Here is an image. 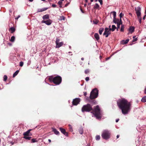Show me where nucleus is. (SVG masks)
I'll return each instance as SVG.
<instances>
[{
  "instance_id": "obj_40",
  "label": "nucleus",
  "mask_w": 146,
  "mask_h": 146,
  "mask_svg": "<svg viewBox=\"0 0 146 146\" xmlns=\"http://www.w3.org/2000/svg\"><path fill=\"white\" fill-rule=\"evenodd\" d=\"M119 17H120V19H121V18L123 16L124 14L122 13H121L119 14Z\"/></svg>"
},
{
  "instance_id": "obj_52",
  "label": "nucleus",
  "mask_w": 146,
  "mask_h": 146,
  "mask_svg": "<svg viewBox=\"0 0 146 146\" xmlns=\"http://www.w3.org/2000/svg\"><path fill=\"white\" fill-rule=\"evenodd\" d=\"M119 135H117V138H118L119 137Z\"/></svg>"
},
{
  "instance_id": "obj_20",
  "label": "nucleus",
  "mask_w": 146,
  "mask_h": 146,
  "mask_svg": "<svg viewBox=\"0 0 146 146\" xmlns=\"http://www.w3.org/2000/svg\"><path fill=\"white\" fill-rule=\"evenodd\" d=\"M9 31H11V33H12L15 32V28L13 27H11L9 29Z\"/></svg>"
},
{
  "instance_id": "obj_61",
  "label": "nucleus",
  "mask_w": 146,
  "mask_h": 146,
  "mask_svg": "<svg viewBox=\"0 0 146 146\" xmlns=\"http://www.w3.org/2000/svg\"><path fill=\"white\" fill-rule=\"evenodd\" d=\"M90 1L91 2H92L93 1V0H90Z\"/></svg>"
},
{
  "instance_id": "obj_4",
  "label": "nucleus",
  "mask_w": 146,
  "mask_h": 146,
  "mask_svg": "<svg viewBox=\"0 0 146 146\" xmlns=\"http://www.w3.org/2000/svg\"><path fill=\"white\" fill-rule=\"evenodd\" d=\"M135 10L137 15V18L139 20V23L141 24V9L140 7L135 8Z\"/></svg>"
},
{
  "instance_id": "obj_37",
  "label": "nucleus",
  "mask_w": 146,
  "mask_h": 146,
  "mask_svg": "<svg viewBox=\"0 0 146 146\" xmlns=\"http://www.w3.org/2000/svg\"><path fill=\"white\" fill-rule=\"evenodd\" d=\"M37 141L36 140V139H32L31 140V143H33L37 142Z\"/></svg>"
},
{
  "instance_id": "obj_24",
  "label": "nucleus",
  "mask_w": 146,
  "mask_h": 146,
  "mask_svg": "<svg viewBox=\"0 0 146 146\" xmlns=\"http://www.w3.org/2000/svg\"><path fill=\"white\" fill-rule=\"evenodd\" d=\"M141 101L143 102H146V96H145L143 97Z\"/></svg>"
},
{
  "instance_id": "obj_64",
  "label": "nucleus",
  "mask_w": 146,
  "mask_h": 146,
  "mask_svg": "<svg viewBox=\"0 0 146 146\" xmlns=\"http://www.w3.org/2000/svg\"><path fill=\"white\" fill-rule=\"evenodd\" d=\"M109 58H107V59H109Z\"/></svg>"
},
{
  "instance_id": "obj_59",
  "label": "nucleus",
  "mask_w": 146,
  "mask_h": 146,
  "mask_svg": "<svg viewBox=\"0 0 146 146\" xmlns=\"http://www.w3.org/2000/svg\"><path fill=\"white\" fill-rule=\"evenodd\" d=\"M87 146H90V145L89 144H88Z\"/></svg>"
},
{
  "instance_id": "obj_54",
  "label": "nucleus",
  "mask_w": 146,
  "mask_h": 146,
  "mask_svg": "<svg viewBox=\"0 0 146 146\" xmlns=\"http://www.w3.org/2000/svg\"><path fill=\"white\" fill-rule=\"evenodd\" d=\"M129 15H130L131 16H132V14L131 13H129Z\"/></svg>"
},
{
  "instance_id": "obj_19",
  "label": "nucleus",
  "mask_w": 146,
  "mask_h": 146,
  "mask_svg": "<svg viewBox=\"0 0 146 146\" xmlns=\"http://www.w3.org/2000/svg\"><path fill=\"white\" fill-rule=\"evenodd\" d=\"M48 9L47 8H44L41 9H38L37 10L38 12H42L45 11Z\"/></svg>"
},
{
  "instance_id": "obj_9",
  "label": "nucleus",
  "mask_w": 146,
  "mask_h": 146,
  "mask_svg": "<svg viewBox=\"0 0 146 146\" xmlns=\"http://www.w3.org/2000/svg\"><path fill=\"white\" fill-rule=\"evenodd\" d=\"M110 31L111 30H110V29H109L108 28H106L104 32L103 33V35H105L106 37H108L109 35L111 34Z\"/></svg>"
},
{
  "instance_id": "obj_41",
  "label": "nucleus",
  "mask_w": 146,
  "mask_h": 146,
  "mask_svg": "<svg viewBox=\"0 0 146 146\" xmlns=\"http://www.w3.org/2000/svg\"><path fill=\"white\" fill-rule=\"evenodd\" d=\"M93 22L94 24H97L98 23V21L97 20H94Z\"/></svg>"
},
{
  "instance_id": "obj_46",
  "label": "nucleus",
  "mask_w": 146,
  "mask_h": 146,
  "mask_svg": "<svg viewBox=\"0 0 146 146\" xmlns=\"http://www.w3.org/2000/svg\"><path fill=\"white\" fill-rule=\"evenodd\" d=\"M20 15H18L17 17L15 18V19L17 20L18 19L19 17H20Z\"/></svg>"
},
{
  "instance_id": "obj_5",
  "label": "nucleus",
  "mask_w": 146,
  "mask_h": 146,
  "mask_svg": "<svg viewBox=\"0 0 146 146\" xmlns=\"http://www.w3.org/2000/svg\"><path fill=\"white\" fill-rule=\"evenodd\" d=\"M98 91L96 88L93 89L91 92L90 98L91 99H93L96 98L98 95Z\"/></svg>"
},
{
  "instance_id": "obj_62",
  "label": "nucleus",
  "mask_w": 146,
  "mask_h": 146,
  "mask_svg": "<svg viewBox=\"0 0 146 146\" xmlns=\"http://www.w3.org/2000/svg\"><path fill=\"white\" fill-rule=\"evenodd\" d=\"M41 0L42 1H46L45 0Z\"/></svg>"
},
{
  "instance_id": "obj_36",
  "label": "nucleus",
  "mask_w": 146,
  "mask_h": 146,
  "mask_svg": "<svg viewBox=\"0 0 146 146\" xmlns=\"http://www.w3.org/2000/svg\"><path fill=\"white\" fill-rule=\"evenodd\" d=\"M113 14V18H115L116 16V13L115 11H113L111 12Z\"/></svg>"
},
{
  "instance_id": "obj_33",
  "label": "nucleus",
  "mask_w": 146,
  "mask_h": 146,
  "mask_svg": "<svg viewBox=\"0 0 146 146\" xmlns=\"http://www.w3.org/2000/svg\"><path fill=\"white\" fill-rule=\"evenodd\" d=\"M136 36H133V40H132V42H135L137 41V38H135Z\"/></svg>"
},
{
  "instance_id": "obj_16",
  "label": "nucleus",
  "mask_w": 146,
  "mask_h": 146,
  "mask_svg": "<svg viewBox=\"0 0 146 146\" xmlns=\"http://www.w3.org/2000/svg\"><path fill=\"white\" fill-rule=\"evenodd\" d=\"M129 41V39H126V40H123L121 41V44H127Z\"/></svg>"
},
{
  "instance_id": "obj_1",
  "label": "nucleus",
  "mask_w": 146,
  "mask_h": 146,
  "mask_svg": "<svg viewBox=\"0 0 146 146\" xmlns=\"http://www.w3.org/2000/svg\"><path fill=\"white\" fill-rule=\"evenodd\" d=\"M117 103L119 108L121 110L122 113L124 115L127 114L131 109V103L124 98L119 99Z\"/></svg>"
},
{
  "instance_id": "obj_49",
  "label": "nucleus",
  "mask_w": 146,
  "mask_h": 146,
  "mask_svg": "<svg viewBox=\"0 0 146 146\" xmlns=\"http://www.w3.org/2000/svg\"><path fill=\"white\" fill-rule=\"evenodd\" d=\"M87 93L86 92H85L84 93V95L85 96H86L87 95Z\"/></svg>"
},
{
  "instance_id": "obj_38",
  "label": "nucleus",
  "mask_w": 146,
  "mask_h": 146,
  "mask_svg": "<svg viewBox=\"0 0 146 146\" xmlns=\"http://www.w3.org/2000/svg\"><path fill=\"white\" fill-rule=\"evenodd\" d=\"M7 76L6 75H4L3 76V80L4 81H5L7 80Z\"/></svg>"
},
{
  "instance_id": "obj_29",
  "label": "nucleus",
  "mask_w": 146,
  "mask_h": 146,
  "mask_svg": "<svg viewBox=\"0 0 146 146\" xmlns=\"http://www.w3.org/2000/svg\"><path fill=\"white\" fill-rule=\"evenodd\" d=\"M124 25H121V29H120V31L121 32H123L124 31Z\"/></svg>"
},
{
  "instance_id": "obj_51",
  "label": "nucleus",
  "mask_w": 146,
  "mask_h": 146,
  "mask_svg": "<svg viewBox=\"0 0 146 146\" xmlns=\"http://www.w3.org/2000/svg\"><path fill=\"white\" fill-rule=\"evenodd\" d=\"M119 119H116V120H115V121H116V122H117L118 121H119Z\"/></svg>"
},
{
  "instance_id": "obj_63",
  "label": "nucleus",
  "mask_w": 146,
  "mask_h": 146,
  "mask_svg": "<svg viewBox=\"0 0 146 146\" xmlns=\"http://www.w3.org/2000/svg\"><path fill=\"white\" fill-rule=\"evenodd\" d=\"M145 15H146V10L145 11Z\"/></svg>"
},
{
  "instance_id": "obj_32",
  "label": "nucleus",
  "mask_w": 146,
  "mask_h": 146,
  "mask_svg": "<svg viewBox=\"0 0 146 146\" xmlns=\"http://www.w3.org/2000/svg\"><path fill=\"white\" fill-rule=\"evenodd\" d=\"M15 39V37L14 36H12L11 38L10 41L11 42H13L14 41Z\"/></svg>"
},
{
  "instance_id": "obj_48",
  "label": "nucleus",
  "mask_w": 146,
  "mask_h": 146,
  "mask_svg": "<svg viewBox=\"0 0 146 146\" xmlns=\"http://www.w3.org/2000/svg\"><path fill=\"white\" fill-rule=\"evenodd\" d=\"M69 4V3H66L65 5V7H66Z\"/></svg>"
},
{
  "instance_id": "obj_22",
  "label": "nucleus",
  "mask_w": 146,
  "mask_h": 146,
  "mask_svg": "<svg viewBox=\"0 0 146 146\" xmlns=\"http://www.w3.org/2000/svg\"><path fill=\"white\" fill-rule=\"evenodd\" d=\"M117 30H118V29H119L120 27V25H122V23L121 21V19H120V22L119 23H117Z\"/></svg>"
},
{
  "instance_id": "obj_55",
  "label": "nucleus",
  "mask_w": 146,
  "mask_h": 146,
  "mask_svg": "<svg viewBox=\"0 0 146 146\" xmlns=\"http://www.w3.org/2000/svg\"><path fill=\"white\" fill-rule=\"evenodd\" d=\"M80 10H81V11L82 12V13H84V12H83V10H82V9L81 8H80Z\"/></svg>"
},
{
  "instance_id": "obj_2",
  "label": "nucleus",
  "mask_w": 146,
  "mask_h": 146,
  "mask_svg": "<svg viewBox=\"0 0 146 146\" xmlns=\"http://www.w3.org/2000/svg\"><path fill=\"white\" fill-rule=\"evenodd\" d=\"M92 112H91L94 115L96 118L100 119L102 117V114L101 113L100 109L99 106L97 105L94 107Z\"/></svg>"
},
{
  "instance_id": "obj_45",
  "label": "nucleus",
  "mask_w": 146,
  "mask_h": 146,
  "mask_svg": "<svg viewBox=\"0 0 146 146\" xmlns=\"http://www.w3.org/2000/svg\"><path fill=\"white\" fill-rule=\"evenodd\" d=\"M98 1L100 3L101 5L102 4V0H98Z\"/></svg>"
},
{
  "instance_id": "obj_8",
  "label": "nucleus",
  "mask_w": 146,
  "mask_h": 146,
  "mask_svg": "<svg viewBox=\"0 0 146 146\" xmlns=\"http://www.w3.org/2000/svg\"><path fill=\"white\" fill-rule=\"evenodd\" d=\"M60 41V39L58 38H57L56 39V48H59L60 47L62 46L64 44L63 42H59Z\"/></svg>"
},
{
  "instance_id": "obj_14",
  "label": "nucleus",
  "mask_w": 146,
  "mask_h": 146,
  "mask_svg": "<svg viewBox=\"0 0 146 146\" xmlns=\"http://www.w3.org/2000/svg\"><path fill=\"white\" fill-rule=\"evenodd\" d=\"M134 29L135 28L133 26H131L129 27V33H128V34L129 33H131L132 34L133 32L134 31Z\"/></svg>"
},
{
  "instance_id": "obj_34",
  "label": "nucleus",
  "mask_w": 146,
  "mask_h": 146,
  "mask_svg": "<svg viewBox=\"0 0 146 146\" xmlns=\"http://www.w3.org/2000/svg\"><path fill=\"white\" fill-rule=\"evenodd\" d=\"M100 137L99 135H97L96 137V140H99L100 139Z\"/></svg>"
},
{
  "instance_id": "obj_17",
  "label": "nucleus",
  "mask_w": 146,
  "mask_h": 146,
  "mask_svg": "<svg viewBox=\"0 0 146 146\" xmlns=\"http://www.w3.org/2000/svg\"><path fill=\"white\" fill-rule=\"evenodd\" d=\"M94 37L97 41H98L99 40L100 37L98 33H95L94 35Z\"/></svg>"
},
{
  "instance_id": "obj_50",
  "label": "nucleus",
  "mask_w": 146,
  "mask_h": 146,
  "mask_svg": "<svg viewBox=\"0 0 146 146\" xmlns=\"http://www.w3.org/2000/svg\"><path fill=\"white\" fill-rule=\"evenodd\" d=\"M146 16V15H145L144 17H143V19L144 20L145 19V17Z\"/></svg>"
},
{
  "instance_id": "obj_27",
  "label": "nucleus",
  "mask_w": 146,
  "mask_h": 146,
  "mask_svg": "<svg viewBox=\"0 0 146 146\" xmlns=\"http://www.w3.org/2000/svg\"><path fill=\"white\" fill-rule=\"evenodd\" d=\"M19 71L18 70L16 71L13 74V77H15L17 75L19 72Z\"/></svg>"
},
{
  "instance_id": "obj_53",
  "label": "nucleus",
  "mask_w": 146,
  "mask_h": 146,
  "mask_svg": "<svg viewBox=\"0 0 146 146\" xmlns=\"http://www.w3.org/2000/svg\"><path fill=\"white\" fill-rule=\"evenodd\" d=\"M48 141H49V143H50V142H51V140H50V139H48Z\"/></svg>"
},
{
  "instance_id": "obj_39",
  "label": "nucleus",
  "mask_w": 146,
  "mask_h": 146,
  "mask_svg": "<svg viewBox=\"0 0 146 146\" xmlns=\"http://www.w3.org/2000/svg\"><path fill=\"white\" fill-rule=\"evenodd\" d=\"M69 130H70V131H71V132L73 131V129H72V126L71 125H69Z\"/></svg>"
},
{
  "instance_id": "obj_11",
  "label": "nucleus",
  "mask_w": 146,
  "mask_h": 146,
  "mask_svg": "<svg viewBox=\"0 0 146 146\" xmlns=\"http://www.w3.org/2000/svg\"><path fill=\"white\" fill-rule=\"evenodd\" d=\"M41 22L42 23H44L48 25H49L51 24L52 21L50 19H48L46 21L42 20Z\"/></svg>"
},
{
  "instance_id": "obj_15",
  "label": "nucleus",
  "mask_w": 146,
  "mask_h": 146,
  "mask_svg": "<svg viewBox=\"0 0 146 146\" xmlns=\"http://www.w3.org/2000/svg\"><path fill=\"white\" fill-rule=\"evenodd\" d=\"M113 22L115 24L120 22V19H117L115 18H113Z\"/></svg>"
},
{
  "instance_id": "obj_44",
  "label": "nucleus",
  "mask_w": 146,
  "mask_h": 146,
  "mask_svg": "<svg viewBox=\"0 0 146 146\" xmlns=\"http://www.w3.org/2000/svg\"><path fill=\"white\" fill-rule=\"evenodd\" d=\"M89 77H86V78H85V80L86 81H89Z\"/></svg>"
},
{
  "instance_id": "obj_35",
  "label": "nucleus",
  "mask_w": 146,
  "mask_h": 146,
  "mask_svg": "<svg viewBox=\"0 0 146 146\" xmlns=\"http://www.w3.org/2000/svg\"><path fill=\"white\" fill-rule=\"evenodd\" d=\"M65 17L64 16H62L60 17V19H59V20H65Z\"/></svg>"
},
{
  "instance_id": "obj_12",
  "label": "nucleus",
  "mask_w": 146,
  "mask_h": 146,
  "mask_svg": "<svg viewBox=\"0 0 146 146\" xmlns=\"http://www.w3.org/2000/svg\"><path fill=\"white\" fill-rule=\"evenodd\" d=\"M32 130V129H29L27 131L24 133H23V135L24 136L32 135V134L30 132V131H31Z\"/></svg>"
},
{
  "instance_id": "obj_25",
  "label": "nucleus",
  "mask_w": 146,
  "mask_h": 146,
  "mask_svg": "<svg viewBox=\"0 0 146 146\" xmlns=\"http://www.w3.org/2000/svg\"><path fill=\"white\" fill-rule=\"evenodd\" d=\"M112 28H110V30L111 31H114L116 29V27L114 25H113L112 26Z\"/></svg>"
},
{
  "instance_id": "obj_42",
  "label": "nucleus",
  "mask_w": 146,
  "mask_h": 146,
  "mask_svg": "<svg viewBox=\"0 0 146 146\" xmlns=\"http://www.w3.org/2000/svg\"><path fill=\"white\" fill-rule=\"evenodd\" d=\"M89 70L88 69H87L85 71V73L86 74H87L89 73Z\"/></svg>"
},
{
  "instance_id": "obj_18",
  "label": "nucleus",
  "mask_w": 146,
  "mask_h": 146,
  "mask_svg": "<svg viewBox=\"0 0 146 146\" xmlns=\"http://www.w3.org/2000/svg\"><path fill=\"white\" fill-rule=\"evenodd\" d=\"M52 129L53 131L54 132V134L57 135L59 134V132L56 129L54 128H52Z\"/></svg>"
},
{
  "instance_id": "obj_30",
  "label": "nucleus",
  "mask_w": 146,
  "mask_h": 146,
  "mask_svg": "<svg viewBox=\"0 0 146 146\" xmlns=\"http://www.w3.org/2000/svg\"><path fill=\"white\" fill-rule=\"evenodd\" d=\"M62 1H58V4L59 5V7L60 8L62 7Z\"/></svg>"
},
{
  "instance_id": "obj_26",
  "label": "nucleus",
  "mask_w": 146,
  "mask_h": 146,
  "mask_svg": "<svg viewBox=\"0 0 146 146\" xmlns=\"http://www.w3.org/2000/svg\"><path fill=\"white\" fill-rule=\"evenodd\" d=\"M79 132L81 134H82L83 133V129L82 128H80L79 129Z\"/></svg>"
},
{
  "instance_id": "obj_60",
  "label": "nucleus",
  "mask_w": 146,
  "mask_h": 146,
  "mask_svg": "<svg viewBox=\"0 0 146 146\" xmlns=\"http://www.w3.org/2000/svg\"><path fill=\"white\" fill-rule=\"evenodd\" d=\"M110 27H111V25H110V26H109V29L111 28H110Z\"/></svg>"
},
{
  "instance_id": "obj_58",
  "label": "nucleus",
  "mask_w": 146,
  "mask_h": 146,
  "mask_svg": "<svg viewBox=\"0 0 146 146\" xmlns=\"http://www.w3.org/2000/svg\"><path fill=\"white\" fill-rule=\"evenodd\" d=\"M88 0H85V1L86 3H87L88 2Z\"/></svg>"
},
{
  "instance_id": "obj_57",
  "label": "nucleus",
  "mask_w": 146,
  "mask_h": 146,
  "mask_svg": "<svg viewBox=\"0 0 146 146\" xmlns=\"http://www.w3.org/2000/svg\"><path fill=\"white\" fill-rule=\"evenodd\" d=\"M81 59L82 60H84V58H82Z\"/></svg>"
},
{
  "instance_id": "obj_56",
  "label": "nucleus",
  "mask_w": 146,
  "mask_h": 146,
  "mask_svg": "<svg viewBox=\"0 0 146 146\" xmlns=\"http://www.w3.org/2000/svg\"><path fill=\"white\" fill-rule=\"evenodd\" d=\"M29 1L30 2H32L33 1V0H29Z\"/></svg>"
},
{
  "instance_id": "obj_47",
  "label": "nucleus",
  "mask_w": 146,
  "mask_h": 146,
  "mask_svg": "<svg viewBox=\"0 0 146 146\" xmlns=\"http://www.w3.org/2000/svg\"><path fill=\"white\" fill-rule=\"evenodd\" d=\"M52 6L53 7H56V5L55 4H52Z\"/></svg>"
},
{
  "instance_id": "obj_21",
  "label": "nucleus",
  "mask_w": 146,
  "mask_h": 146,
  "mask_svg": "<svg viewBox=\"0 0 146 146\" xmlns=\"http://www.w3.org/2000/svg\"><path fill=\"white\" fill-rule=\"evenodd\" d=\"M49 18V15H46L43 16L42 17V19L43 20H45L47 19H48Z\"/></svg>"
},
{
  "instance_id": "obj_10",
  "label": "nucleus",
  "mask_w": 146,
  "mask_h": 146,
  "mask_svg": "<svg viewBox=\"0 0 146 146\" xmlns=\"http://www.w3.org/2000/svg\"><path fill=\"white\" fill-rule=\"evenodd\" d=\"M80 99L79 98H76L73 99L72 104L73 105L76 106L78 105L80 102Z\"/></svg>"
},
{
  "instance_id": "obj_31",
  "label": "nucleus",
  "mask_w": 146,
  "mask_h": 146,
  "mask_svg": "<svg viewBox=\"0 0 146 146\" xmlns=\"http://www.w3.org/2000/svg\"><path fill=\"white\" fill-rule=\"evenodd\" d=\"M99 7V6L98 3H96L94 6V9H98Z\"/></svg>"
},
{
  "instance_id": "obj_28",
  "label": "nucleus",
  "mask_w": 146,
  "mask_h": 146,
  "mask_svg": "<svg viewBox=\"0 0 146 146\" xmlns=\"http://www.w3.org/2000/svg\"><path fill=\"white\" fill-rule=\"evenodd\" d=\"M23 138L26 139H27L28 140H30L31 138V137H29L28 136H24Z\"/></svg>"
},
{
  "instance_id": "obj_43",
  "label": "nucleus",
  "mask_w": 146,
  "mask_h": 146,
  "mask_svg": "<svg viewBox=\"0 0 146 146\" xmlns=\"http://www.w3.org/2000/svg\"><path fill=\"white\" fill-rule=\"evenodd\" d=\"M23 62L22 61H21L19 63V66L22 67L23 66Z\"/></svg>"
},
{
  "instance_id": "obj_6",
  "label": "nucleus",
  "mask_w": 146,
  "mask_h": 146,
  "mask_svg": "<svg viewBox=\"0 0 146 146\" xmlns=\"http://www.w3.org/2000/svg\"><path fill=\"white\" fill-rule=\"evenodd\" d=\"M93 110L92 106L90 104H87L84 105L82 108V111L83 112L85 111L89 112Z\"/></svg>"
},
{
  "instance_id": "obj_13",
  "label": "nucleus",
  "mask_w": 146,
  "mask_h": 146,
  "mask_svg": "<svg viewBox=\"0 0 146 146\" xmlns=\"http://www.w3.org/2000/svg\"><path fill=\"white\" fill-rule=\"evenodd\" d=\"M59 129L60 131H61V132L62 133H63L66 136H68V133L66 131V130L65 129L62 128V127H60L59 128Z\"/></svg>"
},
{
  "instance_id": "obj_3",
  "label": "nucleus",
  "mask_w": 146,
  "mask_h": 146,
  "mask_svg": "<svg viewBox=\"0 0 146 146\" xmlns=\"http://www.w3.org/2000/svg\"><path fill=\"white\" fill-rule=\"evenodd\" d=\"M49 80L52 82L56 85H59L62 82V78L59 76H56L53 77L52 76H50L48 78Z\"/></svg>"
},
{
  "instance_id": "obj_23",
  "label": "nucleus",
  "mask_w": 146,
  "mask_h": 146,
  "mask_svg": "<svg viewBox=\"0 0 146 146\" xmlns=\"http://www.w3.org/2000/svg\"><path fill=\"white\" fill-rule=\"evenodd\" d=\"M104 30V28H101L99 29V33L100 35H101L102 34V32Z\"/></svg>"
},
{
  "instance_id": "obj_7",
  "label": "nucleus",
  "mask_w": 146,
  "mask_h": 146,
  "mask_svg": "<svg viewBox=\"0 0 146 146\" xmlns=\"http://www.w3.org/2000/svg\"><path fill=\"white\" fill-rule=\"evenodd\" d=\"M110 133L109 131L107 130H104L102 134V136L103 138L105 139H107L110 138Z\"/></svg>"
}]
</instances>
